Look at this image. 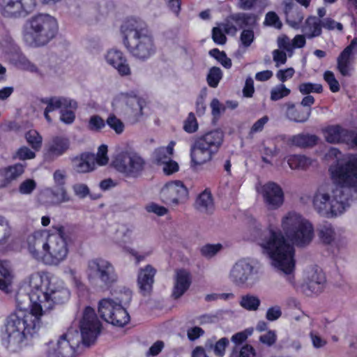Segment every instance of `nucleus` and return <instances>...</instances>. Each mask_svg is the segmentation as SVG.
Wrapping results in <instances>:
<instances>
[{
    "mask_svg": "<svg viewBox=\"0 0 357 357\" xmlns=\"http://www.w3.org/2000/svg\"><path fill=\"white\" fill-rule=\"evenodd\" d=\"M229 344V340L226 337L220 339L213 347V351L215 354L219 357H222L225 354V351L227 345Z\"/></svg>",
    "mask_w": 357,
    "mask_h": 357,
    "instance_id": "nucleus-64",
    "label": "nucleus"
},
{
    "mask_svg": "<svg viewBox=\"0 0 357 357\" xmlns=\"http://www.w3.org/2000/svg\"><path fill=\"white\" fill-rule=\"evenodd\" d=\"M255 356V351L252 346L245 344L241 347L238 351L234 349L230 357H254Z\"/></svg>",
    "mask_w": 357,
    "mask_h": 357,
    "instance_id": "nucleus-52",
    "label": "nucleus"
},
{
    "mask_svg": "<svg viewBox=\"0 0 357 357\" xmlns=\"http://www.w3.org/2000/svg\"><path fill=\"white\" fill-rule=\"evenodd\" d=\"M70 145L69 138L66 135H55L50 140L46 151L45 158L48 160H54L63 155L69 149Z\"/></svg>",
    "mask_w": 357,
    "mask_h": 357,
    "instance_id": "nucleus-24",
    "label": "nucleus"
},
{
    "mask_svg": "<svg viewBox=\"0 0 357 357\" xmlns=\"http://www.w3.org/2000/svg\"><path fill=\"white\" fill-rule=\"evenodd\" d=\"M42 102L46 105L44 109V116L46 121L51 123L52 119L50 113L63 107H75V100L63 96H52L42 100Z\"/></svg>",
    "mask_w": 357,
    "mask_h": 357,
    "instance_id": "nucleus-26",
    "label": "nucleus"
},
{
    "mask_svg": "<svg viewBox=\"0 0 357 357\" xmlns=\"http://www.w3.org/2000/svg\"><path fill=\"white\" fill-rule=\"evenodd\" d=\"M314 237L313 225L301 213L289 211L280 219V229L269 225L268 236L256 241L271 260L272 266L286 275L287 280L295 285V249L309 245Z\"/></svg>",
    "mask_w": 357,
    "mask_h": 357,
    "instance_id": "nucleus-2",
    "label": "nucleus"
},
{
    "mask_svg": "<svg viewBox=\"0 0 357 357\" xmlns=\"http://www.w3.org/2000/svg\"><path fill=\"white\" fill-rule=\"evenodd\" d=\"M145 210L149 213H153L157 216H164L168 213V209L155 202H151L145 206Z\"/></svg>",
    "mask_w": 357,
    "mask_h": 357,
    "instance_id": "nucleus-51",
    "label": "nucleus"
},
{
    "mask_svg": "<svg viewBox=\"0 0 357 357\" xmlns=\"http://www.w3.org/2000/svg\"><path fill=\"white\" fill-rule=\"evenodd\" d=\"M261 194L266 206L271 209L280 207L284 202V192L282 188L277 183L269 182L258 189Z\"/></svg>",
    "mask_w": 357,
    "mask_h": 357,
    "instance_id": "nucleus-21",
    "label": "nucleus"
},
{
    "mask_svg": "<svg viewBox=\"0 0 357 357\" xmlns=\"http://www.w3.org/2000/svg\"><path fill=\"white\" fill-rule=\"evenodd\" d=\"M107 146L101 145L95 155L91 153H83L73 160V167L78 173H88L95 169L96 165L103 166L107 164Z\"/></svg>",
    "mask_w": 357,
    "mask_h": 357,
    "instance_id": "nucleus-14",
    "label": "nucleus"
},
{
    "mask_svg": "<svg viewBox=\"0 0 357 357\" xmlns=\"http://www.w3.org/2000/svg\"><path fill=\"white\" fill-rule=\"evenodd\" d=\"M323 132L326 140L332 144L344 142L349 145L352 139V131L339 125L329 126L323 130Z\"/></svg>",
    "mask_w": 357,
    "mask_h": 357,
    "instance_id": "nucleus-27",
    "label": "nucleus"
},
{
    "mask_svg": "<svg viewBox=\"0 0 357 357\" xmlns=\"http://www.w3.org/2000/svg\"><path fill=\"white\" fill-rule=\"evenodd\" d=\"M79 328L82 343L86 346L93 344L100 332L101 324L95 310L91 307L84 309Z\"/></svg>",
    "mask_w": 357,
    "mask_h": 357,
    "instance_id": "nucleus-12",
    "label": "nucleus"
},
{
    "mask_svg": "<svg viewBox=\"0 0 357 357\" xmlns=\"http://www.w3.org/2000/svg\"><path fill=\"white\" fill-rule=\"evenodd\" d=\"M59 31L57 20L48 13H38L31 16L24 24L22 38L31 47H40L48 44Z\"/></svg>",
    "mask_w": 357,
    "mask_h": 357,
    "instance_id": "nucleus-6",
    "label": "nucleus"
},
{
    "mask_svg": "<svg viewBox=\"0 0 357 357\" xmlns=\"http://www.w3.org/2000/svg\"><path fill=\"white\" fill-rule=\"evenodd\" d=\"M107 65L115 69L121 76L131 75V69L125 54L119 50L112 48L104 55Z\"/></svg>",
    "mask_w": 357,
    "mask_h": 357,
    "instance_id": "nucleus-22",
    "label": "nucleus"
},
{
    "mask_svg": "<svg viewBox=\"0 0 357 357\" xmlns=\"http://www.w3.org/2000/svg\"><path fill=\"white\" fill-rule=\"evenodd\" d=\"M13 230L9 220L0 215V247L4 246L11 241Z\"/></svg>",
    "mask_w": 357,
    "mask_h": 357,
    "instance_id": "nucleus-38",
    "label": "nucleus"
},
{
    "mask_svg": "<svg viewBox=\"0 0 357 357\" xmlns=\"http://www.w3.org/2000/svg\"><path fill=\"white\" fill-rule=\"evenodd\" d=\"M198 139L215 153L222 144L224 132L220 130H214L206 133Z\"/></svg>",
    "mask_w": 357,
    "mask_h": 357,
    "instance_id": "nucleus-34",
    "label": "nucleus"
},
{
    "mask_svg": "<svg viewBox=\"0 0 357 357\" xmlns=\"http://www.w3.org/2000/svg\"><path fill=\"white\" fill-rule=\"evenodd\" d=\"M106 126V121L98 115L91 116L88 122L87 128L93 132H99Z\"/></svg>",
    "mask_w": 357,
    "mask_h": 357,
    "instance_id": "nucleus-48",
    "label": "nucleus"
},
{
    "mask_svg": "<svg viewBox=\"0 0 357 357\" xmlns=\"http://www.w3.org/2000/svg\"><path fill=\"white\" fill-rule=\"evenodd\" d=\"M215 154L198 139L190 148L191 167L195 168L211 160Z\"/></svg>",
    "mask_w": 357,
    "mask_h": 357,
    "instance_id": "nucleus-25",
    "label": "nucleus"
},
{
    "mask_svg": "<svg viewBox=\"0 0 357 357\" xmlns=\"http://www.w3.org/2000/svg\"><path fill=\"white\" fill-rule=\"evenodd\" d=\"M77 109V102L75 101V107H63L60 110V121L65 124H72L75 119V111Z\"/></svg>",
    "mask_w": 357,
    "mask_h": 357,
    "instance_id": "nucleus-42",
    "label": "nucleus"
},
{
    "mask_svg": "<svg viewBox=\"0 0 357 357\" xmlns=\"http://www.w3.org/2000/svg\"><path fill=\"white\" fill-rule=\"evenodd\" d=\"M183 129L188 133H193L198 129V123L196 117L192 112H190L183 124Z\"/></svg>",
    "mask_w": 357,
    "mask_h": 357,
    "instance_id": "nucleus-53",
    "label": "nucleus"
},
{
    "mask_svg": "<svg viewBox=\"0 0 357 357\" xmlns=\"http://www.w3.org/2000/svg\"><path fill=\"white\" fill-rule=\"evenodd\" d=\"M136 241V235L130 230L123 233L122 238L117 241L118 245L126 252L129 249H132L130 245Z\"/></svg>",
    "mask_w": 357,
    "mask_h": 357,
    "instance_id": "nucleus-43",
    "label": "nucleus"
},
{
    "mask_svg": "<svg viewBox=\"0 0 357 357\" xmlns=\"http://www.w3.org/2000/svg\"><path fill=\"white\" fill-rule=\"evenodd\" d=\"M36 0H0V13L6 17H19L31 12Z\"/></svg>",
    "mask_w": 357,
    "mask_h": 357,
    "instance_id": "nucleus-18",
    "label": "nucleus"
},
{
    "mask_svg": "<svg viewBox=\"0 0 357 357\" xmlns=\"http://www.w3.org/2000/svg\"><path fill=\"white\" fill-rule=\"evenodd\" d=\"M37 184L35 180L27 178L23 181L19 185L18 190L22 195H30L36 188Z\"/></svg>",
    "mask_w": 357,
    "mask_h": 357,
    "instance_id": "nucleus-50",
    "label": "nucleus"
},
{
    "mask_svg": "<svg viewBox=\"0 0 357 357\" xmlns=\"http://www.w3.org/2000/svg\"><path fill=\"white\" fill-rule=\"evenodd\" d=\"M286 107V116L290 121L297 123H303L310 116V109L305 110L300 107L296 108L295 105L292 102H287Z\"/></svg>",
    "mask_w": 357,
    "mask_h": 357,
    "instance_id": "nucleus-35",
    "label": "nucleus"
},
{
    "mask_svg": "<svg viewBox=\"0 0 357 357\" xmlns=\"http://www.w3.org/2000/svg\"><path fill=\"white\" fill-rule=\"evenodd\" d=\"M222 77L220 68L213 67L209 70L207 75V82L211 87L215 88Z\"/></svg>",
    "mask_w": 357,
    "mask_h": 357,
    "instance_id": "nucleus-47",
    "label": "nucleus"
},
{
    "mask_svg": "<svg viewBox=\"0 0 357 357\" xmlns=\"http://www.w3.org/2000/svg\"><path fill=\"white\" fill-rule=\"evenodd\" d=\"M264 24L267 26H273L275 29H280L282 24L279 17L275 12H268L265 17Z\"/></svg>",
    "mask_w": 357,
    "mask_h": 357,
    "instance_id": "nucleus-58",
    "label": "nucleus"
},
{
    "mask_svg": "<svg viewBox=\"0 0 357 357\" xmlns=\"http://www.w3.org/2000/svg\"><path fill=\"white\" fill-rule=\"evenodd\" d=\"M113 110L128 114L132 123L137 122L143 116L144 101L134 91L121 92L113 98Z\"/></svg>",
    "mask_w": 357,
    "mask_h": 357,
    "instance_id": "nucleus-10",
    "label": "nucleus"
},
{
    "mask_svg": "<svg viewBox=\"0 0 357 357\" xmlns=\"http://www.w3.org/2000/svg\"><path fill=\"white\" fill-rule=\"evenodd\" d=\"M259 341L268 347H271L277 341V334L275 331H268L259 337Z\"/></svg>",
    "mask_w": 357,
    "mask_h": 357,
    "instance_id": "nucleus-62",
    "label": "nucleus"
},
{
    "mask_svg": "<svg viewBox=\"0 0 357 357\" xmlns=\"http://www.w3.org/2000/svg\"><path fill=\"white\" fill-rule=\"evenodd\" d=\"M209 54L218 61L225 68H231V61L227 56L224 52H220L218 49H213L210 51Z\"/></svg>",
    "mask_w": 357,
    "mask_h": 357,
    "instance_id": "nucleus-49",
    "label": "nucleus"
},
{
    "mask_svg": "<svg viewBox=\"0 0 357 357\" xmlns=\"http://www.w3.org/2000/svg\"><path fill=\"white\" fill-rule=\"evenodd\" d=\"M357 54V38H354L337 59V68L343 76H350L354 70L355 55Z\"/></svg>",
    "mask_w": 357,
    "mask_h": 357,
    "instance_id": "nucleus-20",
    "label": "nucleus"
},
{
    "mask_svg": "<svg viewBox=\"0 0 357 357\" xmlns=\"http://www.w3.org/2000/svg\"><path fill=\"white\" fill-rule=\"evenodd\" d=\"M120 31L125 47L133 56L146 59L154 54L153 39L143 21L128 18L123 22Z\"/></svg>",
    "mask_w": 357,
    "mask_h": 357,
    "instance_id": "nucleus-5",
    "label": "nucleus"
},
{
    "mask_svg": "<svg viewBox=\"0 0 357 357\" xmlns=\"http://www.w3.org/2000/svg\"><path fill=\"white\" fill-rule=\"evenodd\" d=\"M333 183L321 185L315 192L312 204L321 216L333 218L342 214L357 198V155H349L328 169Z\"/></svg>",
    "mask_w": 357,
    "mask_h": 357,
    "instance_id": "nucleus-3",
    "label": "nucleus"
},
{
    "mask_svg": "<svg viewBox=\"0 0 357 357\" xmlns=\"http://www.w3.org/2000/svg\"><path fill=\"white\" fill-rule=\"evenodd\" d=\"M85 274L91 283L100 282L107 288L112 287L118 280V274L114 264L102 257L88 260Z\"/></svg>",
    "mask_w": 357,
    "mask_h": 357,
    "instance_id": "nucleus-9",
    "label": "nucleus"
},
{
    "mask_svg": "<svg viewBox=\"0 0 357 357\" xmlns=\"http://www.w3.org/2000/svg\"><path fill=\"white\" fill-rule=\"evenodd\" d=\"M291 93V90L286 87L283 84L276 85L271 90V100L276 101L283 98L287 97Z\"/></svg>",
    "mask_w": 357,
    "mask_h": 357,
    "instance_id": "nucleus-46",
    "label": "nucleus"
},
{
    "mask_svg": "<svg viewBox=\"0 0 357 357\" xmlns=\"http://www.w3.org/2000/svg\"><path fill=\"white\" fill-rule=\"evenodd\" d=\"M211 114L215 119H218L226 110V106L217 98H213L210 104Z\"/></svg>",
    "mask_w": 357,
    "mask_h": 357,
    "instance_id": "nucleus-54",
    "label": "nucleus"
},
{
    "mask_svg": "<svg viewBox=\"0 0 357 357\" xmlns=\"http://www.w3.org/2000/svg\"><path fill=\"white\" fill-rule=\"evenodd\" d=\"M17 158L22 160L33 159L36 157L34 151L27 146H22L16 153Z\"/></svg>",
    "mask_w": 357,
    "mask_h": 357,
    "instance_id": "nucleus-63",
    "label": "nucleus"
},
{
    "mask_svg": "<svg viewBox=\"0 0 357 357\" xmlns=\"http://www.w3.org/2000/svg\"><path fill=\"white\" fill-rule=\"evenodd\" d=\"M156 270L151 265H146L138 271L137 284L144 296L149 295L152 291Z\"/></svg>",
    "mask_w": 357,
    "mask_h": 357,
    "instance_id": "nucleus-28",
    "label": "nucleus"
},
{
    "mask_svg": "<svg viewBox=\"0 0 357 357\" xmlns=\"http://www.w3.org/2000/svg\"><path fill=\"white\" fill-rule=\"evenodd\" d=\"M212 38L218 45H224L227 41L225 33L219 24L212 30Z\"/></svg>",
    "mask_w": 357,
    "mask_h": 357,
    "instance_id": "nucleus-55",
    "label": "nucleus"
},
{
    "mask_svg": "<svg viewBox=\"0 0 357 357\" xmlns=\"http://www.w3.org/2000/svg\"><path fill=\"white\" fill-rule=\"evenodd\" d=\"M287 162L293 170H305L310 167L313 160L302 155H291L287 157Z\"/></svg>",
    "mask_w": 357,
    "mask_h": 357,
    "instance_id": "nucleus-37",
    "label": "nucleus"
},
{
    "mask_svg": "<svg viewBox=\"0 0 357 357\" xmlns=\"http://www.w3.org/2000/svg\"><path fill=\"white\" fill-rule=\"evenodd\" d=\"M14 280V273L10 263L0 260V290L9 293Z\"/></svg>",
    "mask_w": 357,
    "mask_h": 357,
    "instance_id": "nucleus-32",
    "label": "nucleus"
},
{
    "mask_svg": "<svg viewBox=\"0 0 357 357\" xmlns=\"http://www.w3.org/2000/svg\"><path fill=\"white\" fill-rule=\"evenodd\" d=\"M254 332L253 328H248L245 330L234 334L231 337V341L236 344H240L245 341Z\"/></svg>",
    "mask_w": 357,
    "mask_h": 357,
    "instance_id": "nucleus-57",
    "label": "nucleus"
},
{
    "mask_svg": "<svg viewBox=\"0 0 357 357\" xmlns=\"http://www.w3.org/2000/svg\"><path fill=\"white\" fill-rule=\"evenodd\" d=\"M131 298L132 292L126 289L118 296L102 299L98 305L101 317L114 326H124L130 321L126 305L129 304Z\"/></svg>",
    "mask_w": 357,
    "mask_h": 357,
    "instance_id": "nucleus-7",
    "label": "nucleus"
},
{
    "mask_svg": "<svg viewBox=\"0 0 357 357\" xmlns=\"http://www.w3.org/2000/svg\"><path fill=\"white\" fill-rule=\"evenodd\" d=\"M318 236L323 244L337 246V234L331 223L326 222L320 225L318 229Z\"/></svg>",
    "mask_w": 357,
    "mask_h": 357,
    "instance_id": "nucleus-33",
    "label": "nucleus"
},
{
    "mask_svg": "<svg viewBox=\"0 0 357 357\" xmlns=\"http://www.w3.org/2000/svg\"><path fill=\"white\" fill-rule=\"evenodd\" d=\"M197 208L202 213H210L214 211L213 199L210 191L205 190L197 198Z\"/></svg>",
    "mask_w": 357,
    "mask_h": 357,
    "instance_id": "nucleus-36",
    "label": "nucleus"
},
{
    "mask_svg": "<svg viewBox=\"0 0 357 357\" xmlns=\"http://www.w3.org/2000/svg\"><path fill=\"white\" fill-rule=\"evenodd\" d=\"M325 81L329 85L330 89L332 92L335 93L340 90V84L338 81L335 77L334 73L331 71L327 70L324 74Z\"/></svg>",
    "mask_w": 357,
    "mask_h": 357,
    "instance_id": "nucleus-56",
    "label": "nucleus"
},
{
    "mask_svg": "<svg viewBox=\"0 0 357 357\" xmlns=\"http://www.w3.org/2000/svg\"><path fill=\"white\" fill-rule=\"evenodd\" d=\"M25 138L27 143L34 151H38L40 149L43 143V137L37 130H29L25 134Z\"/></svg>",
    "mask_w": 357,
    "mask_h": 357,
    "instance_id": "nucleus-41",
    "label": "nucleus"
},
{
    "mask_svg": "<svg viewBox=\"0 0 357 357\" xmlns=\"http://www.w3.org/2000/svg\"><path fill=\"white\" fill-rule=\"evenodd\" d=\"M174 142H171L167 146L160 147L153 152L154 162L162 167L166 175H171L178 171V163L172 159L174 153Z\"/></svg>",
    "mask_w": 357,
    "mask_h": 357,
    "instance_id": "nucleus-19",
    "label": "nucleus"
},
{
    "mask_svg": "<svg viewBox=\"0 0 357 357\" xmlns=\"http://www.w3.org/2000/svg\"><path fill=\"white\" fill-rule=\"evenodd\" d=\"M261 304V301L257 296L247 294L241 297L239 305L248 311H257Z\"/></svg>",
    "mask_w": 357,
    "mask_h": 357,
    "instance_id": "nucleus-40",
    "label": "nucleus"
},
{
    "mask_svg": "<svg viewBox=\"0 0 357 357\" xmlns=\"http://www.w3.org/2000/svg\"><path fill=\"white\" fill-rule=\"evenodd\" d=\"M106 123L117 135H121L124 131L125 125L123 122L114 114H110L108 116Z\"/></svg>",
    "mask_w": 357,
    "mask_h": 357,
    "instance_id": "nucleus-44",
    "label": "nucleus"
},
{
    "mask_svg": "<svg viewBox=\"0 0 357 357\" xmlns=\"http://www.w3.org/2000/svg\"><path fill=\"white\" fill-rule=\"evenodd\" d=\"M56 233L47 229H38L28 235L26 249L32 258L47 266H58L65 261L69 254V246L64 237V227H54Z\"/></svg>",
    "mask_w": 357,
    "mask_h": 357,
    "instance_id": "nucleus-4",
    "label": "nucleus"
},
{
    "mask_svg": "<svg viewBox=\"0 0 357 357\" xmlns=\"http://www.w3.org/2000/svg\"><path fill=\"white\" fill-rule=\"evenodd\" d=\"M278 46L279 50L286 51L289 53H292L293 47L291 40L285 35L280 36L277 40Z\"/></svg>",
    "mask_w": 357,
    "mask_h": 357,
    "instance_id": "nucleus-61",
    "label": "nucleus"
},
{
    "mask_svg": "<svg viewBox=\"0 0 357 357\" xmlns=\"http://www.w3.org/2000/svg\"><path fill=\"white\" fill-rule=\"evenodd\" d=\"M298 91L303 95H310L311 93H321L323 87L317 83L303 82L298 85Z\"/></svg>",
    "mask_w": 357,
    "mask_h": 357,
    "instance_id": "nucleus-45",
    "label": "nucleus"
},
{
    "mask_svg": "<svg viewBox=\"0 0 357 357\" xmlns=\"http://www.w3.org/2000/svg\"><path fill=\"white\" fill-rule=\"evenodd\" d=\"M174 280L172 295L175 298H178L189 288L191 284L190 274L187 270L178 269L176 272Z\"/></svg>",
    "mask_w": 357,
    "mask_h": 357,
    "instance_id": "nucleus-31",
    "label": "nucleus"
},
{
    "mask_svg": "<svg viewBox=\"0 0 357 357\" xmlns=\"http://www.w3.org/2000/svg\"><path fill=\"white\" fill-rule=\"evenodd\" d=\"M188 197V189L180 181L167 183L160 191V198L162 202L172 206H176L184 203Z\"/></svg>",
    "mask_w": 357,
    "mask_h": 357,
    "instance_id": "nucleus-16",
    "label": "nucleus"
},
{
    "mask_svg": "<svg viewBox=\"0 0 357 357\" xmlns=\"http://www.w3.org/2000/svg\"><path fill=\"white\" fill-rule=\"evenodd\" d=\"M80 343L78 333L75 335L68 331L55 341H50L44 346L46 357H75L76 348Z\"/></svg>",
    "mask_w": 357,
    "mask_h": 357,
    "instance_id": "nucleus-11",
    "label": "nucleus"
},
{
    "mask_svg": "<svg viewBox=\"0 0 357 357\" xmlns=\"http://www.w3.org/2000/svg\"><path fill=\"white\" fill-rule=\"evenodd\" d=\"M42 196L52 205L61 204L71 200L65 186L54 185L53 188H46L43 190Z\"/></svg>",
    "mask_w": 357,
    "mask_h": 357,
    "instance_id": "nucleus-29",
    "label": "nucleus"
},
{
    "mask_svg": "<svg viewBox=\"0 0 357 357\" xmlns=\"http://www.w3.org/2000/svg\"><path fill=\"white\" fill-rule=\"evenodd\" d=\"M26 285L28 296L17 294L16 310L7 318L2 331L3 343L13 350L38 333L43 315L70 297L65 282L48 272L32 273Z\"/></svg>",
    "mask_w": 357,
    "mask_h": 357,
    "instance_id": "nucleus-1",
    "label": "nucleus"
},
{
    "mask_svg": "<svg viewBox=\"0 0 357 357\" xmlns=\"http://www.w3.org/2000/svg\"><path fill=\"white\" fill-rule=\"evenodd\" d=\"M144 158L132 148H125L117 152L112 161L113 167L127 178L139 177L145 169Z\"/></svg>",
    "mask_w": 357,
    "mask_h": 357,
    "instance_id": "nucleus-8",
    "label": "nucleus"
},
{
    "mask_svg": "<svg viewBox=\"0 0 357 357\" xmlns=\"http://www.w3.org/2000/svg\"><path fill=\"white\" fill-rule=\"evenodd\" d=\"M222 248V246L220 243L207 244L202 248L201 252L204 257L209 258L216 255Z\"/></svg>",
    "mask_w": 357,
    "mask_h": 357,
    "instance_id": "nucleus-60",
    "label": "nucleus"
},
{
    "mask_svg": "<svg viewBox=\"0 0 357 357\" xmlns=\"http://www.w3.org/2000/svg\"><path fill=\"white\" fill-rule=\"evenodd\" d=\"M73 191L75 196L79 199L86 198L90 193V190L87 185L82 183H77L72 186Z\"/></svg>",
    "mask_w": 357,
    "mask_h": 357,
    "instance_id": "nucleus-59",
    "label": "nucleus"
},
{
    "mask_svg": "<svg viewBox=\"0 0 357 357\" xmlns=\"http://www.w3.org/2000/svg\"><path fill=\"white\" fill-rule=\"evenodd\" d=\"M306 290L311 294H320L324 289L326 278L321 269L318 266L307 268L304 272Z\"/></svg>",
    "mask_w": 357,
    "mask_h": 357,
    "instance_id": "nucleus-23",
    "label": "nucleus"
},
{
    "mask_svg": "<svg viewBox=\"0 0 357 357\" xmlns=\"http://www.w3.org/2000/svg\"><path fill=\"white\" fill-rule=\"evenodd\" d=\"M0 57L9 60L19 69L33 73H39L38 67L24 54L17 52L14 45L10 42L6 43L5 45H0Z\"/></svg>",
    "mask_w": 357,
    "mask_h": 357,
    "instance_id": "nucleus-17",
    "label": "nucleus"
},
{
    "mask_svg": "<svg viewBox=\"0 0 357 357\" xmlns=\"http://www.w3.org/2000/svg\"><path fill=\"white\" fill-rule=\"evenodd\" d=\"M289 142L291 144L298 147H307L314 145L317 142V137L314 135L298 134L292 136Z\"/></svg>",
    "mask_w": 357,
    "mask_h": 357,
    "instance_id": "nucleus-39",
    "label": "nucleus"
},
{
    "mask_svg": "<svg viewBox=\"0 0 357 357\" xmlns=\"http://www.w3.org/2000/svg\"><path fill=\"white\" fill-rule=\"evenodd\" d=\"M257 271L248 259H241L231 267L229 280L239 287H250L255 283L253 276Z\"/></svg>",
    "mask_w": 357,
    "mask_h": 357,
    "instance_id": "nucleus-13",
    "label": "nucleus"
},
{
    "mask_svg": "<svg viewBox=\"0 0 357 357\" xmlns=\"http://www.w3.org/2000/svg\"><path fill=\"white\" fill-rule=\"evenodd\" d=\"M303 20V15L301 12L297 13L295 19H292L290 15H287V22L288 24L294 29L301 28L303 33L305 34L307 38L312 39L321 36L322 33V22L321 19L317 16L310 15L305 20L303 26H301Z\"/></svg>",
    "mask_w": 357,
    "mask_h": 357,
    "instance_id": "nucleus-15",
    "label": "nucleus"
},
{
    "mask_svg": "<svg viewBox=\"0 0 357 357\" xmlns=\"http://www.w3.org/2000/svg\"><path fill=\"white\" fill-rule=\"evenodd\" d=\"M24 172V165L21 163L1 168L0 169V188L7 187L22 175Z\"/></svg>",
    "mask_w": 357,
    "mask_h": 357,
    "instance_id": "nucleus-30",
    "label": "nucleus"
}]
</instances>
